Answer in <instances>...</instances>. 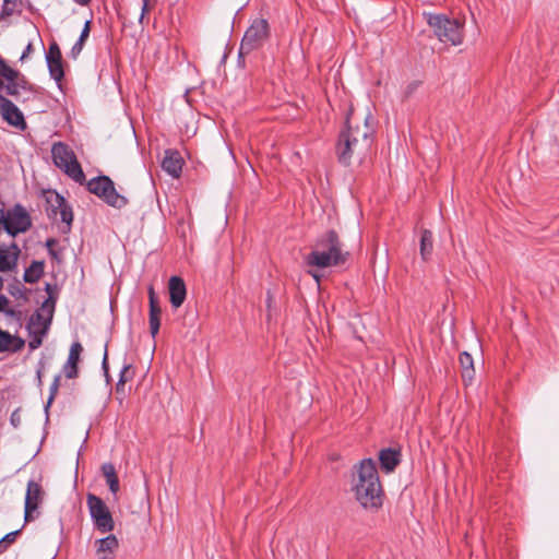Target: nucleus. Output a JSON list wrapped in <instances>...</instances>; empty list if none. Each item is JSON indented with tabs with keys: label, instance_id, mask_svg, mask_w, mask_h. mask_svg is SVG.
I'll return each mask as SVG.
<instances>
[{
	"label": "nucleus",
	"instance_id": "12",
	"mask_svg": "<svg viewBox=\"0 0 559 559\" xmlns=\"http://www.w3.org/2000/svg\"><path fill=\"white\" fill-rule=\"evenodd\" d=\"M46 61L50 76L56 82H61L64 76V71L61 51L57 43L53 41L49 45L48 51L46 52Z\"/></svg>",
	"mask_w": 559,
	"mask_h": 559
},
{
	"label": "nucleus",
	"instance_id": "10",
	"mask_svg": "<svg viewBox=\"0 0 559 559\" xmlns=\"http://www.w3.org/2000/svg\"><path fill=\"white\" fill-rule=\"evenodd\" d=\"M45 491L41 485L31 479L27 483L25 502H24V518L28 522L35 518L34 513L37 512L40 503L44 500Z\"/></svg>",
	"mask_w": 559,
	"mask_h": 559
},
{
	"label": "nucleus",
	"instance_id": "29",
	"mask_svg": "<svg viewBox=\"0 0 559 559\" xmlns=\"http://www.w3.org/2000/svg\"><path fill=\"white\" fill-rule=\"evenodd\" d=\"M20 534V530L8 533L0 540V554L4 552L11 544L14 543L16 536Z\"/></svg>",
	"mask_w": 559,
	"mask_h": 559
},
{
	"label": "nucleus",
	"instance_id": "26",
	"mask_svg": "<svg viewBox=\"0 0 559 559\" xmlns=\"http://www.w3.org/2000/svg\"><path fill=\"white\" fill-rule=\"evenodd\" d=\"M131 379H132L131 365L126 364V365H123L122 369L120 370L119 381L117 383L116 391L123 392L126 382H128Z\"/></svg>",
	"mask_w": 559,
	"mask_h": 559
},
{
	"label": "nucleus",
	"instance_id": "42",
	"mask_svg": "<svg viewBox=\"0 0 559 559\" xmlns=\"http://www.w3.org/2000/svg\"><path fill=\"white\" fill-rule=\"evenodd\" d=\"M55 243H56V240H55V239H48V240H47V242H46V246H47L48 248H51ZM49 251H50V253H51L52 255H56V253H55L51 249H49Z\"/></svg>",
	"mask_w": 559,
	"mask_h": 559
},
{
	"label": "nucleus",
	"instance_id": "36",
	"mask_svg": "<svg viewBox=\"0 0 559 559\" xmlns=\"http://www.w3.org/2000/svg\"><path fill=\"white\" fill-rule=\"evenodd\" d=\"M90 32H91V21H86L78 40L85 43V40L87 39V37L90 35Z\"/></svg>",
	"mask_w": 559,
	"mask_h": 559
},
{
	"label": "nucleus",
	"instance_id": "33",
	"mask_svg": "<svg viewBox=\"0 0 559 559\" xmlns=\"http://www.w3.org/2000/svg\"><path fill=\"white\" fill-rule=\"evenodd\" d=\"M151 1L152 0H142V3H141V14L139 16V22L140 24H143V20L145 17V15L150 12L151 10Z\"/></svg>",
	"mask_w": 559,
	"mask_h": 559
},
{
	"label": "nucleus",
	"instance_id": "32",
	"mask_svg": "<svg viewBox=\"0 0 559 559\" xmlns=\"http://www.w3.org/2000/svg\"><path fill=\"white\" fill-rule=\"evenodd\" d=\"M10 300L7 296L0 295V312H4L9 317H13L15 311L13 309H9Z\"/></svg>",
	"mask_w": 559,
	"mask_h": 559
},
{
	"label": "nucleus",
	"instance_id": "38",
	"mask_svg": "<svg viewBox=\"0 0 559 559\" xmlns=\"http://www.w3.org/2000/svg\"><path fill=\"white\" fill-rule=\"evenodd\" d=\"M102 368H103V371H104V374L107 379V381L109 380V365H108V355H107V348L105 349V354H104V358H103V362H102Z\"/></svg>",
	"mask_w": 559,
	"mask_h": 559
},
{
	"label": "nucleus",
	"instance_id": "6",
	"mask_svg": "<svg viewBox=\"0 0 559 559\" xmlns=\"http://www.w3.org/2000/svg\"><path fill=\"white\" fill-rule=\"evenodd\" d=\"M87 190L116 209H121L128 203L127 198L117 192L112 180L107 176L91 179L87 182Z\"/></svg>",
	"mask_w": 559,
	"mask_h": 559
},
{
	"label": "nucleus",
	"instance_id": "18",
	"mask_svg": "<svg viewBox=\"0 0 559 559\" xmlns=\"http://www.w3.org/2000/svg\"><path fill=\"white\" fill-rule=\"evenodd\" d=\"M118 539L110 534L95 542L96 556L98 559H109L118 548Z\"/></svg>",
	"mask_w": 559,
	"mask_h": 559
},
{
	"label": "nucleus",
	"instance_id": "28",
	"mask_svg": "<svg viewBox=\"0 0 559 559\" xmlns=\"http://www.w3.org/2000/svg\"><path fill=\"white\" fill-rule=\"evenodd\" d=\"M82 350H83L82 345L79 342H74L70 347V352H69L67 361L78 365Z\"/></svg>",
	"mask_w": 559,
	"mask_h": 559
},
{
	"label": "nucleus",
	"instance_id": "14",
	"mask_svg": "<svg viewBox=\"0 0 559 559\" xmlns=\"http://www.w3.org/2000/svg\"><path fill=\"white\" fill-rule=\"evenodd\" d=\"M47 202L51 205V212L55 216L58 214L63 223L71 224L73 214L71 207L67 204L63 197L53 192L47 198Z\"/></svg>",
	"mask_w": 559,
	"mask_h": 559
},
{
	"label": "nucleus",
	"instance_id": "48",
	"mask_svg": "<svg viewBox=\"0 0 559 559\" xmlns=\"http://www.w3.org/2000/svg\"><path fill=\"white\" fill-rule=\"evenodd\" d=\"M46 329H47V325L45 324L44 329L41 330V333H45Z\"/></svg>",
	"mask_w": 559,
	"mask_h": 559
},
{
	"label": "nucleus",
	"instance_id": "4",
	"mask_svg": "<svg viewBox=\"0 0 559 559\" xmlns=\"http://www.w3.org/2000/svg\"><path fill=\"white\" fill-rule=\"evenodd\" d=\"M428 25L443 44L459 46L464 39V23L459 19H450L444 14L425 13Z\"/></svg>",
	"mask_w": 559,
	"mask_h": 559
},
{
	"label": "nucleus",
	"instance_id": "17",
	"mask_svg": "<svg viewBox=\"0 0 559 559\" xmlns=\"http://www.w3.org/2000/svg\"><path fill=\"white\" fill-rule=\"evenodd\" d=\"M24 346L25 341L23 338L0 329V353H16L22 350Z\"/></svg>",
	"mask_w": 559,
	"mask_h": 559
},
{
	"label": "nucleus",
	"instance_id": "9",
	"mask_svg": "<svg viewBox=\"0 0 559 559\" xmlns=\"http://www.w3.org/2000/svg\"><path fill=\"white\" fill-rule=\"evenodd\" d=\"M3 224L8 234L15 236L28 230L32 221L27 211L22 205L16 204L11 211H8Z\"/></svg>",
	"mask_w": 559,
	"mask_h": 559
},
{
	"label": "nucleus",
	"instance_id": "43",
	"mask_svg": "<svg viewBox=\"0 0 559 559\" xmlns=\"http://www.w3.org/2000/svg\"><path fill=\"white\" fill-rule=\"evenodd\" d=\"M73 1L80 5H87L91 2V0H73Z\"/></svg>",
	"mask_w": 559,
	"mask_h": 559
},
{
	"label": "nucleus",
	"instance_id": "13",
	"mask_svg": "<svg viewBox=\"0 0 559 559\" xmlns=\"http://www.w3.org/2000/svg\"><path fill=\"white\" fill-rule=\"evenodd\" d=\"M11 72L13 73L10 76H2L7 81L5 92L19 99L22 93L31 92V85L19 71L11 68Z\"/></svg>",
	"mask_w": 559,
	"mask_h": 559
},
{
	"label": "nucleus",
	"instance_id": "37",
	"mask_svg": "<svg viewBox=\"0 0 559 559\" xmlns=\"http://www.w3.org/2000/svg\"><path fill=\"white\" fill-rule=\"evenodd\" d=\"M83 46H84V41L78 40V41L73 45V47L71 48V56H72L73 58H76V57L81 53V51H82V49H83Z\"/></svg>",
	"mask_w": 559,
	"mask_h": 559
},
{
	"label": "nucleus",
	"instance_id": "7",
	"mask_svg": "<svg viewBox=\"0 0 559 559\" xmlns=\"http://www.w3.org/2000/svg\"><path fill=\"white\" fill-rule=\"evenodd\" d=\"M86 503L95 528L103 534L111 532L115 528V522L105 502L99 497L88 493Z\"/></svg>",
	"mask_w": 559,
	"mask_h": 559
},
{
	"label": "nucleus",
	"instance_id": "3",
	"mask_svg": "<svg viewBox=\"0 0 559 559\" xmlns=\"http://www.w3.org/2000/svg\"><path fill=\"white\" fill-rule=\"evenodd\" d=\"M349 253L344 250L335 230H328L318 237L313 250L306 255L309 266L325 269L345 263Z\"/></svg>",
	"mask_w": 559,
	"mask_h": 559
},
{
	"label": "nucleus",
	"instance_id": "1",
	"mask_svg": "<svg viewBox=\"0 0 559 559\" xmlns=\"http://www.w3.org/2000/svg\"><path fill=\"white\" fill-rule=\"evenodd\" d=\"M369 118L368 115L361 121L356 122L353 112L347 116L346 129L340 134L336 146V154L341 164L347 166L353 159L361 162L369 152L373 132L369 124Z\"/></svg>",
	"mask_w": 559,
	"mask_h": 559
},
{
	"label": "nucleus",
	"instance_id": "2",
	"mask_svg": "<svg viewBox=\"0 0 559 559\" xmlns=\"http://www.w3.org/2000/svg\"><path fill=\"white\" fill-rule=\"evenodd\" d=\"M353 491L360 506L368 510H378L383 502V490L374 462L362 460L356 469Z\"/></svg>",
	"mask_w": 559,
	"mask_h": 559
},
{
	"label": "nucleus",
	"instance_id": "31",
	"mask_svg": "<svg viewBox=\"0 0 559 559\" xmlns=\"http://www.w3.org/2000/svg\"><path fill=\"white\" fill-rule=\"evenodd\" d=\"M63 372H64V376L68 378V379H74L78 377V365L75 364H71V362H66L63 365Z\"/></svg>",
	"mask_w": 559,
	"mask_h": 559
},
{
	"label": "nucleus",
	"instance_id": "46",
	"mask_svg": "<svg viewBox=\"0 0 559 559\" xmlns=\"http://www.w3.org/2000/svg\"><path fill=\"white\" fill-rule=\"evenodd\" d=\"M3 88L5 90V83L2 80H0V91Z\"/></svg>",
	"mask_w": 559,
	"mask_h": 559
},
{
	"label": "nucleus",
	"instance_id": "44",
	"mask_svg": "<svg viewBox=\"0 0 559 559\" xmlns=\"http://www.w3.org/2000/svg\"><path fill=\"white\" fill-rule=\"evenodd\" d=\"M272 301H273V297H272L271 293L267 292V298H266L267 308L271 307Z\"/></svg>",
	"mask_w": 559,
	"mask_h": 559
},
{
	"label": "nucleus",
	"instance_id": "15",
	"mask_svg": "<svg viewBox=\"0 0 559 559\" xmlns=\"http://www.w3.org/2000/svg\"><path fill=\"white\" fill-rule=\"evenodd\" d=\"M147 294H148V301H150V313H148L150 333H151L152 337L154 338L159 331V326H160L159 317H160L162 310L158 305V298L155 294L153 286L148 287Z\"/></svg>",
	"mask_w": 559,
	"mask_h": 559
},
{
	"label": "nucleus",
	"instance_id": "47",
	"mask_svg": "<svg viewBox=\"0 0 559 559\" xmlns=\"http://www.w3.org/2000/svg\"><path fill=\"white\" fill-rule=\"evenodd\" d=\"M3 287V280L0 277V290L2 289Z\"/></svg>",
	"mask_w": 559,
	"mask_h": 559
},
{
	"label": "nucleus",
	"instance_id": "40",
	"mask_svg": "<svg viewBox=\"0 0 559 559\" xmlns=\"http://www.w3.org/2000/svg\"><path fill=\"white\" fill-rule=\"evenodd\" d=\"M43 319L41 314L39 312H36L35 316L31 317L29 324L34 325L35 321H40Z\"/></svg>",
	"mask_w": 559,
	"mask_h": 559
},
{
	"label": "nucleus",
	"instance_id": "16",
	"mask_svg": "<svg viewBox=\"0 0 559 559\" xmlns=\"http://www.w3.org/2000/svg\"><path fill=\"white\" fill-rule=\"evenodd\" d=\"M169 299L174 308H179L187 296L186 284L179 276H171L168 283Z\"/></svg>",
	"mask_w": 559,
	"mask_h": 559
},
{
	"label": "nucleus",
	"instance_id": "23",
	"mask_svg": "<svg viewBox=\"0 0 559 559\" xmlns=\"http://www.w3.org/2000/svg\"><path fill=\"white\" fill-rule=\"evenodd\" d=\"M102 472L106 478V483L109 486V490L116 495L119 491V478L116 473V468L111 463H105L102 466Z\"/></svg>",
	"mask_w": 559,
	"mask_h": 559
},
{
	"label": "nucleus",
	"instance_id": "35",
	"mask_svg": "<svg viewBox=\"0 0 559 559\" xmlns=\"http://www.w3.org/2000/svg\"><path fill=\"white\" fill-rule=\"evenodd\" d=\"M13 72H11V67L7 64V62L0 57V75L1 76H10Z\"/></svg>",
	"mask_w": 559,
	"mask_h": 559
},
{
	"label": "nucleus",
	"instance_id": "49",
	"mask_svg": "<svg viewBox=\"0 0 559 559\" xmlns=\"http://www.w3.org/2000/svg\"><path fill=\"white\" fill-rule=\"evenodd\" d=\"M46 289L49 290L50 289V284H47L46 285Z\"/></svg>",
	"mask_w": 559,
	"mask_h": 559
},
{
	"label": "nucleus",
	"instance_id": "27",
	"mask_svg": "<svg viewBox=\"0 0 559 559\" xmlns=\"http://www.w3.org/2000/svg\"><path fill=\"white\" fill-rule=\"evenodd\" d=\"M60 381H61V374H57L53 378V381L50 385V390H49V397H48V401L45 405V408L46 411L50 407V405L52 404L57 393H58V390H59V386H60Z\"/></svg>",
	"mask_w": 559,
	"mask_h": 559
},
{
	"label": "nucleus",
	"instance_id": "11",
	"mask_svg": "<svg viewBox=\"0 0 559 559\" xmlns=\"http://www.w3.org/2000/svg\"><path fill=\"white\" fill-rule=\"evenodd\" d=\"M0 116L10 126L25 130L26 122L22 111L9 98L0 94Z\"/></svg>",
	"mask_w": 559,
	"mask_h": 559
},
{
	"label": "nucleus",
	"instance_id": "8",
	"mask_svg": "<svg viewBox=\"0 0 559 559\" xmlns=\"http://www.w3.org/2000/svg\"><path fill=\"white\" fill-rule=\"evenodd\" d=\"M269 35V24L264 19L253 21L246 31L240 44V55L249 53L260 47Z\"/></svg>",
	"mask_w": 559,
	"mask_h": 559
},
{
	"label": "nucleus",
	"instance_id": "21",
	"mask_svg": "<svg viewBox=\"0 0 559 559\" xmlns=\"http://www.w3.org/2000/svg\"><path fill=\"white\" fill-rule=\"evenodd\" d=\"M379 461L381 464V467L386 472L390 473L394 471V468L397 466L400 460H399V453L392 449H384L379 454Z\"/></svg>",
	"mask_w": 559,
	"mask_h": 559
},
{
	"label": "nucleus",
	"instance_id": "24",
	"mask_svg": "<svg viewBox=\"0 0 559 559\" xmlns=\"http://www.w3.org/2000/svg\"><path fill=\"white\" fill-rule=\"evenodd\" d=\"M44 274V262L33 261L32 264L25 270L23 278L26 283L34 284Z\"/></svg>",
	"mask_w": 559,
	"mask_h": 559
},
{
	"label": "nucleus",
	"instance_id": "20",
	"mask_svg": "<svg viewBox=\"0 0 559 559\" xmlns=\"http://www.w3.org/2000/svg\"><path fill=\"white\" fill-rule=\"evenodd\" d=\"M13 251L0 249V272L12 271L16 266L19 248L12 246Z\"/></svg>",
	"mask_w": 559,
	"mask_h": 559
},
{
	"label": "nucleus",
	"instance_id": "25",
	"mask_svg": "<svg viewBox=\"0 0 559 559\" xmlns=\"http://www.w3.org/2000/svg\"><path fill=\"white\" fill-rule=\"evenodd\" d=\"M432 233L430 230H423L420 237V254L424 260H427L432 252Z\"/></svg>",
	"mask_w": 559,
	"mask_h": 559
},
{
	"label": "nucleus",
	"instance_id": "34",
	"mask_svg": "<svg viewBox=\"0 0 559 559\" xmlns=\"http://www.w3.org/2000/svg\"><path fill=\"white\" fill-rule=\"evenodd\" d=\"M22 421L21 413L19 409L12 412L10 416V423L14 428H19Z\"/></svg>",
	"mask_w": 559,
	"mask_h": 559
},
{
	"label": "nucleus",
	"instance_id": "22",
	"mask_svg": "<svg viewBox=\"0 0 559 559\" xmlns=\"http://www.w3.org/2000/svg\"><path fill=\"white\" fill-rule=\"evenodd\" d=\"M459 360L462 368V379L465 383H469L475 376L473 357L468 353L463 352Z\"/></svg>",
	"mask_w": 559,
	"mask_h": 559
},
{
	"label": "nucleus",
	"instance_id": "41",
	"mask_svg": "<svg viewBox=\"0 0 559 559\" xmlns=\"http://www.w3.org/2000/svg\"><path fill=\"white\" fill-rule=\"evenodd\" d=\"M40 343H41V341L39 338L38 340H33V341L29 342V347L32 349H35V348H37L40 345Z\"/></svg>",
	"mask_w": 559,
	"mask_h": 559
},
{
	"label": "nucleus",
	"instance_id": "30",
	"mask_svg": "<svg viewBox=\"0 0 559 559\" xmlns=\"http://www.w3.org/2000/svg\"><path fill=\"white\" fill-rule=\"evenodd\" d=\"M16 2H17V0H3L1 17L12 15L14 12V9L16 7Z\"/></svg>",
	"mask_w": 559,
	"mask_h": 559
},
{
	"label": "nucleus",
	"instance_id": "19",
	"mask_svg": "<svg viewBox=\"0 0 559 559\" xmlns=\"http://www.w3.org/2000/svg\"><path fill=\"white\" fill-rule=\"evenodd\" d=\"M162 167L171 177L178 178L182 169V158L176 151H166Z\"/></svg>",
	"mask_w": 559,
	"mask_h": 559
},
{
	"label": "nucleus",
	"instance_id": "39",
	"mask_svg": "<svg viewBox=\"0 0 559 559\" xmlns=\"http://www.w3.org/2000/svg\"><path fill=\"white\" fill-rule=\"evenodd\" d=\"M33 44L28 43L21 56V61L25 60L33 52Z\"/></svg>",
	"mask_w": 559,
	"mask_h": 559
},
{
	"label": "nucleus",
	"instance_id": "45",
	"mask_svg": "<svg viewBox=\"0 0 559 559\" xmlns=\"http://www.w3.org/2000/svg\"><path fill=\"white\" fill-rule=\"evenodd\" d=\"M309 274H311V275H312V277L316 280V282H317V283H319V282H320V276H319L317 273H314V272H312V271H309Z\"/></svg>",
	"mask_w": 559,
	"mask_h": 559
},
{
	"label": "nucleus",
	"instance_id": "5",
	"mask_svg": "<svg viewBox=\"0 0 559 559\" xmlns=\"http://www.w3.org/2000/svg\"><path fill=\"white\" fill-rule=\"evenodd\" d=\"M51 155L55 165L74 181L82 183L85 180V175L75 154L67 144L62 142L55 143L51 148Z\"/></svg>",
	"mask_w": 559,
	"mask_h": 559
}]
</instances>
